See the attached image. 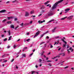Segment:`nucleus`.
Returning <instances> with one entry per match:
<instances>
[{
  "mask_svg": "<svg viewBox=\"0 0 74 74\" xmlns=\"http://www.w3.org/2000/svg\"><path fill=\"white\" fill-rule=\"evenodd\" d=\"M63 0H60L56 3H55V4L53 5V6L52 7V10H54V9L56 8V7H57V5H58L59 3H60L62 2Z\"/></svg>",
  "mask_w": 74,
  "mask_h": 74,
  "instance_id": "obj_1",
  "label": "nucleus"
},
{
  "mask_svg": "<svg viewBox=\"0 0 74 74\" xmlns=\"http://www.w3.org/2000/svg\"><path fill=\"white\" fill-rule=\"evenodd\" d=\"M40 31H38L36 33V34L34 36V38H35L36 37H37V36H38L39 34H40Z\"/></svg>",
  "mask_w": 74,
  "mask_h": 74,
  "instance_id": "obj_2",
  "label": "nucleus"
},
{
  "mask_svg": "<svg viewBox=\"0 0 74 74\" xmlns=\"http://www.w3.org/2000/svg\"><path fill=\"white\" fill-rule=\"evenodd\" d=\"M54 14V13L50 11L48 14V16H51Z\"/></svg>",
  "mask_w": 74,
  "mask_h": 74,
  "instance_id": "obj_3",
  "label": "nucleus"
},
{
  "mask_svg": "<svg viewBox=\"0 0 74 74\" xmlns=\"http://www.w3.org/2000/svg\"><path fill=\"white\" fill-rule=\"evenodd\" d=\"M6 12V10H3L0 11V13H5Z\"/></svg>",
  "mask_w": 74,
  "mask_h": 74,
  "instance_id": "obj_4",
  "label": "nucleus"
},
{
  "mask_svg": "<svg viewBox=\"0 0 74 74\" xmlns=\"http://www.w3.org/2000/svg\"><path fill=\"white\" fill-rule=\"evenodd\" d=\"M45 20H43V21H38V23L39 24H40V23H43V22H45Z\"/></svg>",
  "mask_w": 74,
  "mask_h": 74,
  "instance_id": "obj_5",
  "label": "nucleus"
},
{
  "mask_svg": "<svg viewBox=\"0 0 74 74\" xmlns=\"http://www.w3.org/2000/svg\"><path fill=\"white\" fill-rule=\"evenodd\" d=\"M29 15V13L27 12H25V16H28Z\"/></svg>",
  "mask_w": 74,
  "mask_h": 74,
  "instance_id": "obj_6",
  "label": "nucleus"
},
{
  "mask_svg": "<svg viewBox=\"0 0 74 74\" xmlns=\"http://www.w3.org/2000/svg\"><path fill=\"white\" fill-rule=\"evenodd\" d=\"M73 17V16H70L67 18V19H69V20L71 19Z\"/></svg>",
  "mask_w": 74,
  "mask_h": 74,
  "instance_id": "obj_7",
  "label": "nucleus"
},
{
  "mask_svg": "<svg viewBox=\"0 0 74 74\" xmlns=\"http://www.w3.org/2000/svg\"><path fill=\"white\" fill-rule=\"evenodd\" d=\"M48 32H45V33H44L42 35H41L40 36V38H41L42 37H43V36H44V34H47V33Z\"/></svg>",
  "mask_w": 74,
  "mask_h": 74,
  "instance_id": "obj_8",
  "label": "nucleus"
},
{
  "mask_svg": "<svg viewBox=\"0 0 74 74\" xmlns=\"http://www.w3.org/2000/svg\"><path fill=\"white\" fill-rule=\"evenodd\" d=\"M62 41H63V42H64V43H65V44H67V42L66 41H64V40L63 39H61Z\"/></svg>",
  "mask_w": 74,
  "mask_h": 74,
  "instance_id": "obj_9",
  "label": "nucleus"
},
{
  "mask_svg": "<svg viewBox=\"0 0 74 74\" xmlns=\"http://www.w3.org/2000/svg\"><path fill=\"white\" fill-rule=\"evenodd\" d=\"M57 27H55L54 28L53 30H52V32H55V29H56V28H57Z\"/></svg>",
  "mask_w": 74,
  "mask_h": 74,
  "instance_id": "obj_10",
  "label": "nucleus"
},
{
  "mask_svg": "<svg viewBox=\"0 0 74 74\" xmlns=\"http://www.w3.org/2000/svg\"><path fill=\"white\" fill-rule=\"evenodd\" d=\"M70 10V9L68 8V9H65V12H67V11H69Z\"/></svg>",
  "mask_w": 74,
  "mask_h": 74,
  "instance_id": "obj_11",
  "label": "nucleus"
},
{
  "mask_svg": "<svg viewBox=\"0 0 74 74\" xmlns=\"http://www.w3.org/2000/svg\"><path fill=\"white\" fill-rule=\"evenodd\" d=\"M44 53H45V51H43L42 52V53L40 54L41 56H42V55H44Z\"/></svg>",
  "mask_w": 74,
  "mask_h": 74,
  "instance_id": "obj_12",
  "label": "nucleus"
},
{
  "mask_svg": "<svg viewBox=\"0 0 74 74\" xmlns=\"http://www.w3.org/2000/svg\"><path fill=\"white\" fill-rule=\"evenodd\" d=\"M67 18V16H66L65 17H64L63 18H61V20H64V19H65L66 18Z\"/></svg>",
  "mask_w": 74,
  "mask_h": 74,
  "instance_id": "obj_13",
  "label": "nucleus"
},
{
  "mask_svg": "<svg viewBox=\"0 0 74 74\" xmlns=\"http://www.w3.org/2000/svg\"><path fill=\"white\" fill-rule=\"evenodd\" d=\"M11 28H13V29H14L15 28H14V26L13 25H11Z\"/></svg>",
  "mask_w": 74,
  "mask_h": 74,
  "instance_id": "obj_14",
  "label": "nucleus"
},
{
  "mask_svg": "<svg viewBox=\"0 0 74 74\" xmlns=\"http://www.w3.org/2000/svg\"><path fill=\"white\" fill-rule=\"evenodd\" d=\"M22 55L23 56V57H26V54H22Z\"/></svg>",
  "mask_w": 74,
  "mask_h": 74,
  "instance_id": "obj_15",
  "label": "nucleus"
},
{
  "mask_svg": "<svg viewBox=\"0 0 74 74\" xmlns=\"http://www.w3.org/2000/svg\"><path fill=\"white\" fill-rule=\"evenodd\" d=\"M55 21V20L54 19H53L52 20H51V21H49V23H50V22H52V21Z\"/></svg>",
  "mask_w": 74,
  "mask_h": 74,
  "instance_id": "obj_16",
  "label": "nucleus"
},
{
  "mask_svg": "<svg viewBox=\"0 0 74 74\" xmlns=\"http://www.w3.org/2000/svg\"><path fill=\"white\" fill-rule=\"evenodd\" d=\"M34 13V11L33 10L30 12V14H33Z\"/></svg>",
  "mask_w": 74,
  "mask_h": 74,
  "instance_id": "obj_17",
  "label": "nucleus"
},
{
  "mask_svg": "<svg viewBox=\"0 0 74 74\" xmlns=\"http://www.w3.org/2000/svg\"><path fill=\"white\" fill-rule=\"evenodd\" d=\"M7 40V38H5L3 39V41H5Z\"/></svg>",
  "mask_w": 74,
  "mask_h": 74,
  "instance_id": "obj_18",
  "label": "nucleus"
},
{
  "mask_svg": "<svg viewBox=\"0 0 74 74\" xmlns=\"http://www.w3.org/2000/svg\"><path fill=\"white\" fill-rule=\"evenodd\" d=\"M42 61V60H41V59H40L39 60V63H41V62Z\"/></svg>",
  "mask_w": 74,
  "mask_h": 74,
  "instance_id": "obj_19",
  "label": "nucleus"
},
{
  "mask_svg": "<svg viewBox=\"0 0 74 74\" xmlns=\"http://www.w3.org/2000/svg\"><path fill=\"white\" fill-rule=\"evenodd\" d=\"M7 23L8 24H9V23H11V21H8L7 22Z\"/></svg>",
  "mask_w": 74,
  "mask_h": 74,
  "instance_id": "obj_20",
  "label": "nucleus"
},
{
  "mask_svg": "<svg viewBox=\"0 0 74 74\" xmlns=\"http://www.w3.org/2000/svg\"><path fill=\"white\" fill-rule=\"evenodd\" d=\"M44 43H45V42H42L40 44V45H42V44H44Z\"/></svg>",
  "mask_w": 74,
  "mask_h": 74,
  "instance_id": "obj_21",
  "label": "nucleus"
},
{
  "mask_svg": "<svg viewBox=\"0 0 74 74\" xmlns=\"http://www.w3.org/2000/svg\"><path fill=\"white\" fill-rule=\"evenodd\" d=\"M36 73V71H32V73H31V74H34V73Z\"/></svg>",
  "mask_w": 74,
  "mask_h": 74,
  "instance_id": "obj_22",
  "label": "nucleus"
},
{
  "mask_svg": "<svg viewBox=\"0 0 74 74\" xmlns=\"http://www.w3.org/2000/svg\"><path fill=\"white\" fill-rule=\"evenodd\" d=\"M7 21V19H5L4 20H3V22H5V21Z\"/></svg>",
  "mask_w": 74,
  "mask_h": 74,
  "instance_id": "obj_23",
  "label": "nucleus"
},
{
  "mask_svg": "<svg viewBox=\"0 0 74 74\" xmlns=\"http://www.w3.org/2000/svg\"><path fill=\"white\" fill-rule=\"evenodd\" d=\"M8 33H9V36H10V35H11V33H10V31H9L8 32Z\"/></svg>",
  "mask_w": 74,
  "mask_h": 74,
  "instance_id": "obj_24",
  "label": "nucleus"
},
{
  "mask_svg": "<svg viewBox=\"0 0 74 74\" xmlns=\"http://www.w3.org/2000/svg\"><path fill=\"white\" fill-rule=\"evenodd\" d=\"M67 51L68 52V53H70V51H69V49H67Z\"/></svg>",
  "mask_w": 74,
  "mask_h": 74,
  "instance_id": "obj_25",
  "label": "nucleus"
},
{
  "mask_svg": "<svg viewBox=\"0 0 74 74\" xmlns=\"http://www.w3.org/2000/svg\"><path fill=\"white\" fill-rule=\"evenodd\" d=\"M62 47H63V48L66 47V45H64V44L63 45Z\"/></svg>",
  "mask_w": 74,
  "mask_h": 74,
  "instance_id": "obj_26",
  "label": "nucleus"
},
{
  "mask_svg": "<svg viewBox=\"0 0 74 74\" xmlns=\"http://www.w3.org/2000/svg\"><path fill=\"white\" fill-rule=\"evenodd\" d=\"M48 64L50 66H52V64H51L49 63Z\"/></svg>",
  "mask_w": 74,
  "mask_h": 74,
  "instance_id": "obj_27",
  "label": "nucleus"
},
{
  "mask_svg": "<svg viewBox=\"0 0 74 74\" xmlns=\"http://www.w3.org/2000/svg\"><path fill=\"white\" fill-rule=\"evenodd\" d=\"M33 53H32L30 54L29 55V56H31L33 55Z\"/></svg>",
  "mask_w": 74,
  "mask_h": 74,
  "instance_id": "obj_28",
  "label": "nucleus"
},
{
  "mask_svg": "<svg viewBox=\"0 0 74 74\" xmlns=\"http://www.w3.org/2000/svg\"><path fill=\"white\" fill-rule=\"evenodd\" d=\"M47 62H52V61H51L50 60H49L47 61Z\"/></svg>",
  "mask_w": 74,
  "mask_h": 74,
  "instance_id": "obj_29",
  "label": "nucleus"
},
{
  "mask_svg": "<svg viewBox=\"0 0 74 74\" xmlns=\"http://www.w3.org/2000/svg\"><path fill=\"white\" fill-rule=\"evenodd\" d=\"M29 40H30V39H28L26 40V41H29Z\"/></svg>",
  "mask_w": 74,
  "mask_h": 74,
  "instance_id": "obj_30",
  "label": "nucleus"
},
{
  "mask_svg": "<svg viewBox=\"0 0 74 74\" xmlns=\"http://www.w3.org/2000/svg\"><path fill=\"white\" fill-rule=\"evenodd\" d=\"M7 48L8 49L10 48V46L8 45L7 46Z\"/></svg>",
  "mask_w": 74,
  "mask_h": 74,
  "instance_id": "obj_31",
  "label": "nucleus"
},
{
  "mask_svg": "<svg viewBox=\"0 0 74 74\" xmlns=\"http://www.w3.org/2000/svg\"><path fill=\"white\" fill-rule=\"evenodd\" d=\"M1 37H5L4 36V35H1Z\"/></svg>",
  "mask_w": 74,
  "mask_h": 74,
  "instance_id": "obj_32",
  "label": "nucleus"
},
{
  "mask_svg": "<svg viewBox=\"0 0 74 74\" xmlns=\"http://www.w3.org/2000/svg\"><path fill=\"white\" fill-rule=\"evenodd\" d=\"M68 67H69V66H66L64 68V69H67V68H68Z\"/></svg>",
  "mask_w": 74,
  "mask_h": 74,
  "instance_id": "obj_33",
  "label": "nucleus"
},
{
  "mask_svg": "<svg viewBox=\"0 0 74 74\" xmlns=\"http://www.w3.org/2000/svg\"><path fill=\"white\" fill-rule=\"evenodd\" d=\"M14 60V59H13L11 60V62H12Z\"/></svg>",
  "mask_w": 74,
  "mask_h": 74,
  "instance_id": "obj_34",
  "label": "nucleus"
},
{
  "mask_svg": "<svg viewBox=\"0 0 74 74\" xmlns=\"http://www.w3.org/2000/svg\"><path fill=\"white\" fill-rule=\"evenodd\" d=\"M8 19V20H10L11 18H10V17H7Z\"/></svg>",
  "mask_w": 74,
  "mask_h": 74,
  "instance_id": "obj_35",
  "label": "nucleus"
},
{
  "mask_svg": "<svg viewBox=\"0 0 74 74\" xmlns=\"http://www.w3.org/2000/svg\"><path fill=\"white\" fill-rule=\"evenodd\" d=\"M23 25V23H22L21 24H20L21 26H22Z\"/></svg>",
  "mask_w": 74,
  "mask_h": 74,
  "instance_id": "obj_36",
  "label": "nucleus"
},
{
  "mask_svg": "<svg viewBox=\"0 0 74 74\" xmlns=\"http://www.w3.org/2000/svg\"><path fill=\"white\" fill-rule=\"evenodd\" d=\"M7 62V60H5V61H4L3 62L4 63H5V62Z\"/></svg>",
  "mask_w": 74,
  "mask_h": 74,
  "instance_id": "obj_37",
  "label": "nucleus"
},
{
  "mask_svg": "<svg viewBox=\"0 0 74 74\" xmlns=\"http://www.w3.org/2000/svg\"><path fill=\"white\" fill-rule=\"evenodd\" d=\"M14 48H16V45H14Z\"/></svg>",
  "mask_w": 74,
  "mask_h": 74,
  "instance_id": "obj_38",
  "label": "nucleus"
},
{
  "mask_svg": "<svg viewBox=\"0 0 74 74\" xmlns=\"http://www.w3.org/2000/svg\"><path fill=\"white\" fill-rule=\"evenodd\" d=\"M14 21H17V18H14Z\"/></svg>",
  "mask_w": 74,
  "mask_h": 74,
  "instance_id": "obj_39",
  "label": "nucleus"
},
{
  "mask_svg": "<svg viewBox=\"0 0 74 74\" xmlns=\"http://www.w3.org/2000/svg\"><path fill=\"white\" fill-rule=\"evenodd\" d=\"M64 49L63 48L61 50V52H63L64 51Z\"/></svg>",
  "mask_w": 74,
  "mask_h": 74,
  "instance_id": "obj_40",
  "label": "nucleus"
},
{
  "mask_svg": "<svg viewBox=\"0 0 74 74\" xmlns=\"http://www.w3.org/2000/svg\"><path fill=\"white\" fill-rule=\"evenodd\" d=\"M62 48L61 47H60L58 49V51H60V49Z\"/></svg>",
  "mask_w": 74,
  "mask_h": 74,
  "instance_id": "obj_41",
  "label": "nucleus"
},
{
  "mask_svg": "<svg viewBox=\"0 0 74 74\" xmlns=\"http://www.w3.org/2000/svg\"><path fill=\"white\" fill-rule=\"evenodd\" d=\"M15 66H16V69H18V67L17 66V65H16Z\"/></svg>",
  "mask_w": 74,
  "mask_h": 74,
  "instance_id": "obj_42",
  "label": "nucleus"
},
{
  "mask_svg": "<svg viewBox=\"0 0 74 74\" xmlns=\"http://www.w3.org/2000/svg\"><path fill=\"white\" fill-rule=\"evenodd\" d=\"M69 47H70L69 46H68L67 47V49H68V48H69Z\"/></svg>",
  "mask_w": 74,
  "mask_h": 74,
  "instance_id": "obj_43",
  "label": "nucleus"
},
{
  "mask_svg": "<svg viewBox=\"0 0 74 74\" xmlns=\"http://www.w3.org/2000/svg\"><path fill=\"white\" fill-rule=\"evenodd\" d=\"M10 19H12V18H14V17L13 16H12V17H10Z\"/></svg>",
  "mask_w": 74,
  "mask_h": 74,
  "instance_id": "obj_44",
  "label": "nucleus"
},
{
  "mask_svg": "<svg viewBox=\"0 0 74 74\" xmlns=\"http://www.w3.org/2000/svg\"><path fill=\"white\" fill-rule=\"evenodd\" d=\"M41 15H42V14H40L39 15H38V16H41Z\"/></svg>",
  "mask_w": 74,
  "mask_h": 74,
  "instance_id": "obj_45",
  "label": "nucleus"
},
{
  "mask_svg": "<svg viewBox=\"0 0 74 74\" xmlns=\"http://www.w3.org/2000/svg\"><path fill=\"white\" fill-rule=\"evenodd\" d=\"M18 27H19V26H17V27L15 28V29H16H16H17V28H18Z\"/></svg>",
  "mask_w": 74,
  "mask_h": 74,
  "instance_id": "obj_46",
  "label": "nucleus"
},
{
  "mask_svg": "<svg viewBox=\"0 0 74 74\" xmlns=\"http://www.w3.org/2000/svg\"><path fill=\"white\" fill-rule=\"evenodd\" d=\"M55 44H54V45H56V44H57V42H55Z\"/></svg>",
  "mask_w": 74,
  "mask_h": 74,
  "instance_id": "obj_47",
  "label": "nucleus"
},
{
  "mask_svg": "<svg viewBox=\"0 0 74 74\" xmlns=\"http://www.w3.org/2000/svg\"><path fill=\"white\" fill-rule=\"evenodd\" d=\"M10 3V1H7V2H6V3Z\"/></svg>",
  "mask_w": 74,
  "mask_h": 74,
  "instance_id": "obj_48",
  "label": "nucleus"
},
{
  "mask_svg": "<svg viewBox=\"0 0 74 74\" xmlns=\"http://www.w3.org/2000/svg\"><path fill=\"white\" fill-rule=\"evenodd\" d=\"M16 0H15L13 1H12V3H15V2H16Z\"/></svg>",
  "mask_w": 74,
  "mask_h": 74,
  "instance_id": "obj_49",
  "label": "nucleus"
},
{
  "mask_svg": "<svg viewBox=\"0 0 74 74\" xmlns=\"http://www.w3.org/2000/svg\"><path fill=\"white\" fill-rule=\"evenodd\" d=\"M59 38V36H57V37H56V38Z\"/></svg>",
  "mask_w": 74,
  "mask_h": 74,
  "instance_id": "obj_50",
  "label": "nucleus"
},
{
  "mask_svg": "<svg viewBox=\"0 0 74 74\" xmlns=\"http://www.w3.org/2000/svg\"><path fill=\"white\" fill-rule=\"evenodd\" d=\"M19 53H20V52H19L17 53H16V55H18V54H19Z\"/></svg>",
  "mask_w": 74,
  "mask_h": 74,
  "instance_id": "obj_51",
  "label": "nucleus"
},
{
  "mask_svg": "<svg viewBox=\"0 0 74 74\" xmlns=\"http://www.w3.org/2000/svg\"><path fill=\"white\" fill-rule=\"evenodd\" d=\"M12 38V36H10V37H9V38Z\"/></svg>",
  "mask_w": 74,
  "mask_h": 74,
  "instance_id": "obj_52",
  "label": "nucleus"
},
{
  "mask_svg": "<svg viewBox=\"0 0 74 74\" xmlns=\"http://www.w3.org/2000/svg\"><path fill=\"white\" fill-rule=\"evenodd\" d=\"M51 48H53V46H52V45H51Z\"/></svg>",
  "mask_w": 74,
  "mask_h": 74,
  "instance_id": "obj_53",
  "label": "nucleus"
},
{
  "mask_svg": "<svg viewBox=\"0 0 74 74\" xmlns=\"http://www.w3.org/2000/svg\"><path fill=\"white\" fill-rule=\"evenodd\" d=\"M72 49V48L70 47L69 48V50H71V49Z\"/></svg>",
  "mask_w": 74,
  "mask_h": 74,
  "instance_id": "obj_54",
  "label": "nucleus"
},
{
  "mask_svg": "<svg viewBox=\"0 0 74 74\" xmlns=\"http://www.w3.org/2000/svg\"><path fill=\"white\" fill-rule=\"evenodd\" d=\"M46 60H48V57H47V58H46Z\"/></svg>",
  "mask_w": 74,
  "mask_h": 74,
  "instance_id": "obj_55",
  "label": "nucleus"
},
{
  "mask_svg": "<svg viewBox=\"0 0 74 74\" xmlns=\"http://www.w3.org/2000/svg\"><path fill=\"white\" fill-rule=\"evenodd\" d=\"M46 38H48V39L49 38V36H47L46 37Z\"/></svg>",
  "mask_w": 74,
  "mask_h": 74,
  "instance_id": "obj_56",
  "label": "nucleus"
},
{
  "mask_svg": "<svg viewBox=\"0 0 74 74\" xmlns=\"http://www.w3.org/2000/svg\"><path fill=\"white\" fill-rule=\"evenodd\" d=\"M71 4H74V1L71 2Z\"/></svg>",
  "mask_w": 74,
  "mask_h": 74,
  "instance_id": "obj_57",
  "label": "nucleus"
},
{
  "mask_svg": "<svg viewBox=\"0 0 74 74\" xmlns=\"http://www.w3.org/2000/svg\"><path fill=\"white\" fill-rule=\"evenodd\" d=\"M41 14H43L44 13V12H43L42 11L41 12Z\"/></svg>",
  "mask_w": 74,
  "mask_h": 74,
  "instance_id": "obj_58",
  "label": "nucleus"
},
{
  "mask_svg": "<svg viewBox=\"0 0 74 74\" xmlns=\"http://www.w3.org/2000/svg\"><path fill=\"white\" fill-rule=\"evenodd\" d=\"M24 48H25V49H27V47H25Z\"/></svg>",
  "mask_w": 74,
  "mask_h": 74,
  "instance_id": "obj_59",
  "label": "nucleus"
},
{
  "mask_svg": "<svg viewBox=\"0 0 74 74\" xmlns=\"http://www.w3.org/2000/svg\"><path fill=\"white\" fill-rule=\"evenodd\" d=\"M60 15H62V12H61L60 13Z\"/></svg>",
  "mask_w": 74,
  "mask_h": 74,
  "instance_id": "obj_60",
  "label": "nucleus"
},
{
  "mask_svg": "<svg viewBox=\"0 0 74 74\" xmlns=\"http://www.w3.org/2000/svg\"><path fill=\"white\" fill-rule=\"evenodd\" d=\"M32 21H31L30 22V23H31V24H32Z\"/></svg>",
  "mask_w": 74,
  "mask_h": 74,
  "instance_id": "obj_61",
  "label": "nucleus"
},
{
  "mask_svg": "<svg viewBox=\"0 0 74 74\" xmlns=\"http://www.w3.org/2000/svg\"><path fill=\"white\" fill-rule=\"evenodd\" d=\"M44 47H46V44L44 45Z\"/></svg>",
  "mask_w": 74,
  "mask_h": 74,
  "instance_id": "obj_62",
  "label": "nucleus"
},
{
  "mask_svg": "<svg viewBox=\"0 0 74 74\" xmlns=\"http://www.w3.org/2000/svg\"><path fill=\"white\" fill-rule=\"evenodd\" d=\"M36 68H37V67H38V66H37V65H36Z\"/></svg>",
  "mask_w": 74,
  "mask_h": 74,
  "instance_id": "obj_63",
  "label": "nucleus"
},
{
  "mask_svg": "<svg viewBox=\"0 0 74 74\" xmlns=\"http://www.w3.org/2000/svg\"><path fill=\"white\" fill-rule=\"evenodd\" d=\"M71 69H72V70H74V68H71Z\"/></svg>",
  "mask_w": 74,
  "mask_h": 74,
  "instance_id": "obj_64",
  "label": "nucleus"
}]
</instances>
